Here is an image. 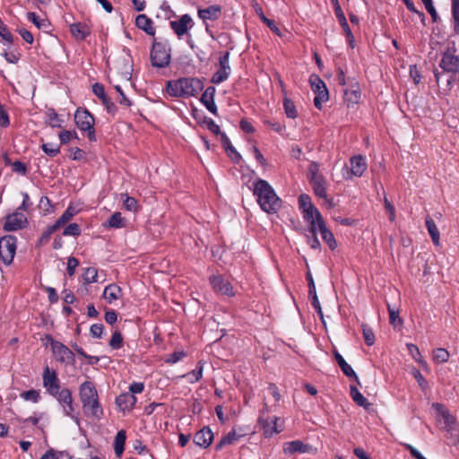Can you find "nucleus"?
I'll return each instance as SVG.
<instances>
[{
	"mask_svg": "<svg viewBox=\"0 0 459 459\" xmlns=\"http://www.w3.org/2000/svg\"><path fill=\"white\" fill-rule=\"evenodd\" d=\"M299 209L303 212L305 210H311L315 205L311 202V198L307 195H300L299 197Z\"/></svg>",
	"mask_w": 459,
	"mask_h": 459,
	"instance_id": "864d4df0",
	"label": "nucleus"
},
{
	"mask_svg": "<svg viewBox=\"0 0 459 459\" xmlns=\"http://www.w3.org/2000/svg\"><path fill=\"white\" fill-rule=\"evenodd\" d=\"M123 344V337L119 331H115L111 336V339L109 341V346L112 349H119L121 348Z\"/></svg>",
	"mask_w": 459,
	"mask_h": 459,
	"instance_id": "6e6d98bb",
	"label": "nucleus"
},
{
	"mask_svg": "<svg viewBox=\"0 0 459 459\" xmlns=\"http://www.w3.org/2000/svg\"><path fill=\"white\" fill-rule=\"evenodd\" d=\"M220 68L216 71L211 79V82L213 84H220L222 82L228 80L230 74V52H224L219 58Z\"/></svg>",
	"mask_w": 459,
	"mask_h": 459,
	"instance_id": "1a4fd4ad",
	"label": "nucleus"
},
{
	"mask_svg": "<svg viewBox=\"0 0 459 459\" xmlns=\"http://www.w3.org/2000/svg\"><path fill=\"white\" fill-rule=\"evenodd\" d=\"M46 339L50 343L52 352L59 362L65 364H74L75 362L74 354L67 346L54 340L50 334H47Z\"/></svg>",
	"mask_w": 459,
	"mask_h": 459,
	"instance_id": "423d86ee",
	"label": "nucleus"
},
{
	"mask_svg": "<svg viewBox=\"0 0 459 459\" xmlns=\"http://www.w3.org/2000/svg\"><path fill=\"white\" fill-rule=\"evenodd\" d=\"M73 138H78L75 131L64 130L59 133V139L63 144L68 143Z\"/></svg>",
	"mask_w": 459,
	"mask_h": 459,
	"instance_id": "bf43d9fd",
	"label": "nucleus"
},
{
	"mask_svg": "<svg viewBox=\"0 0 459 459\" xmlns=\"http://www.w3.org/2000/svg\"><path fill=\"white\" fill-rule=\"evenodd\" d=\"M334 358L339 367L341 368L342 373L348 377L354 378L358 382V384H359L358 376L354 372L353 368L345 361V359L338 351H334Z\"/></svg>",
	"mask_w": 459,
	"mask_h": 459,
	"instance_id": "393cba45",
	"label": "nucleus"
},
{
	"mask_svg": "<svg viewBox=\"0 0 459 459\" xmlns=\"http://www.w3.org/2000/svg\"><path fill=\"white\" fill-rule=\"evenodd\" d=\"M362 333L365 342L368 346H372L375 343V334L373 330L365 324H362Z\"/></svg>",
	"mask_w": 459,
	"mask_h": 459,
	"instance_id": "de8ad7c7",
	"label": "nucleus"
},
{
	"mask_svg": "<svg viewBox=\"0 0 459 459\" xmlns=\"http://www.w3.org/2000/svg\"><path fill=\"white\" fill-rule=\"evenodd\" d=\"M52 396L55 397L63 407L65 414L75 420L78 423V418L73 414L74 411V407L73 403L72 392L68 388H60L56 392V395Z\"/></svg>",
	"mask_w": 459,
	"mask_h": 459,
	"instance_id": "6e6552de",
	"label": "nucleus"
},
{
	"mask_svg": "<svg viewBox=\"0 0 459 459\" xmlns=\"http://www.w3.org/2000/svg\"><path fill=\"white\" fill-rule=\"evenodd\" d=\"M451 5L454 30L459 34V0H451Z\"/></svg>",
	"mask_w": 459,
	"mask_h": 459,
	"instance_id": "58836bf2",
	"label": "nucleus"
},
{
	"mask_svg": "<svg viewBox=\"0 0 459 459\" xmlns=\"http://www.w3.org/2000/svg\"><path fill=\"white\" fill-rule=\"evenodd\" d=\"M283 451L287 455H293L295 453H309L312 451V446L300 440H294L284 443Z\"/></svg>",
	"mask_w": 459,
	"mask_h": 459,
	"instance_id": "aec40b11",
	"label": "nucleus"
},
{
	"mask_svg": "<svg viewBox=\"0 0 459 459\" xmlns=\"http://www.w3.org/2000/svg\"><path fill=\"white\" fill-rule=\"evenodd\" d=\"M58 229L60 228L56 223L48 226L47 229L41 234L38 241V246L46 245L49 241L51 235L54 234Z\"/></svg>",
	"mask_w": 459,
	"mask_h": 459,
	"instance_id": "4c0bfd02",
	"label": "nucleus"
},
{
	"mask_svg": "<svg viewBox=\"0 0 459 459\" xmlns=\"http://www.w3.org/2000/svg\"><path fill=\"white\" fill-rule=\"evenodd\" d=\"M204 89L203 81L196 77H181L167 82L166 91L171 97L189 98Z\"/></svg>",
	"mask_w": 459,
	"mask_h": 459,
	"instance_id": "f257e3e1",
	"label": "nucleus"
},
{
	"mask_svg": "<svg viewBox=\"0 0 459 459\" xmlns=\"http://www.w3.org/2000/svg\"><path fill=\"white\" fill-rule=\"evenodd\" d=\"M93 93L101 100L102 104L105 106L108 113L115 114L117 110V106L111 100V99L107 95L103 84L100 82H96L92 85Z\"/></svg>",
	"mask_w": 459,
	"mask_h": 459,
	"instance_id": "ddd939ff",
	"label": "nucleus"
},
{
	"mask_svg": "<svg viewBox=\"0 0 459 459\" xmlns=\"http://www.w3.org/2000/svg\"><path fill=\"white\" fill-rule=\"evenodd\" d=\"M27 18L29 21L33 22L35 26L39 29H44L48 26L47 21L39 19V17L35 13H27Z\"/></svg>",
	"mask_w": 459,
	"mask_h": 459,
	"instance_id": "5fc2aeb1",
	"label": "nucleus"
},
{
	"mask_svg": "<svg viewBox=\"0 0 459 459\" xmlns=\"http://www.w3.org/2000/svg\"><path fill=\"white\" fill-rule=\"evenodd\" d=\"M407 349L411 357L423 368H428V363L425 359H423L419 348L412 343L407 344Z\"/></svg>",
	"mask_w": 459,
	"mask_h": 459,
	"instance_id": "c9c22d12",
	"label": "nucleus"
},
{
	"mask_svg": "<svg viewBox=\"0 0 459 459\" xmlns=\"http://www.w3.org/2000/svg\"><path fill=\"white\" fill-rule=\"evenodd\" d=\"M79 395L84 413L100 419L103 415V410L99 402L98 392L93 383L90 381L82 383L80 385Z\"/></svg>",
	"mask_w": 459,
	"mask_h": 459,
	"instance_id": "7ed1b4c3",
	"label": "nucleus"
},
{
	"mask_svg": "<svg viewBox=\"0 0 459 459\" xmlns=\"http://www.w3.org/2000/svg\"><path fill=\"white\" fill-rule=\"evenodd\" d=\"M136 403V397L129 393L121 394L116 399L117 408L123 412L130 411Z\"/></svg>",
	"mask_w": 459,
	"mask_h": 459,
	"instance_id": "412c9836",
	"label": "nucleus"
},
{
	"mask_svg": "<svg viewBox=\"0 0 459 459\" xmlns=\"http://www.w3.org/2000/svg\"><path fill=\"white\" fill-rule=\"evenodd\" d=\"M267 411H268V407L265 404L264 408L258 419V422L264 431V435L266 437H271L274 434H277L280 432V430L278 429V427H277V421L279 419L275 416L264 418V412Z\"/></svg>",
	"mask_w": 459,
	"mask_h": 459,
	"instance_id": "9b49d317",
	"label": "nucleus"
},
{
	"mask_svg": "<svg viewBox=\"0 0 459 459\" xmlns=\"http://www.w3.org/2000/svg\"><path fill=\"white\" fill-rule=\"evenodd\" d=\"M309 83L311 85V89L316 95L323 91H327L325 83L316 74L310 75Z\"/></svg>",
	"mask_w": 459,
	"mask_h": 459,
	"instance_id": "e433bc0d",
	"label": "nucleus"
},
{
	"mask_svg": "<svg viewBox=\"0 0 459 459\" xmlns=\"http://www.w3.org/2000/svg\"><path fill=\"white\" fill-rule=\"evenodd\" d=\"M318 230L321 233L323 240L328 245L330 249L333 250L337 247L336 240L331 230L326 228L325 222H321L318 226Z\"/></svg>",
	"mask_w": 459,
	"mask_h": 459,
	"instance_id": "a878e982",
	"label": "nucleus"
},
{
	"mask_svg": "<svg viewBox=\"0 0 459 459\" xmlns=\"http://www.w3.org/2000/svg\"><path fill=\"white\" fill-rule=\"evenodd\" d=\"M152 21L145 14H139L135 19V25L138 29L143 30L150 36L155 35V29L152 26Z\"/></svg>",
	"mask_w": 459,
	"mask_h": 459,
	"instance_id": "5701e85b",
	"label": "nucleus"
},
{
	"mask_svg": "<svg viewBox=\"0 0 459 459\" xmlns=\"http://www.w3.org/2000/svg\"><path fill=\"white\" fill-rule=\"evenodd\" d=\"M302 213H303V219L307 222L314 221L316 219L317 225L319 226L321 224V222L325 221L320 212L318 211V209L316 206L312 207L311 210L307 209V210L303 211Z\"/></svg>",
	"mask_w": 459,
	"mask_h": 459,
	"instance_id": "473e14b6",
	"label": "nucleus"
},
{
	"mask_svg": "<svg viewBox=\"0 0 459 459\" xmlns=\"http://www.w3.org/2000/svg\"><path fill=\"white\" fill-rule=\"evenodd\" d=\"M70 31L77 40H83L91 34V29L89 26L82 22L71 24Z\"/></svg>",
	"mask_w": 459,
	"mask_h": 459,
	"instance_id": "b1692460",
	"label": "nucleus"
},
{
	"mask_svg": "<svg viewBox=\"0 0 459 459\" xmlns=\"http://www.w3.org/2000/svg\"><path fill=\"white\" fill-rule=\"evenodd\" d=\"M213 433L208 427L203 428L195 433L194 437V443L203 448H207L212 442Z\"/></svg>",
	"mask_w": 459,
	"mask_h": 459,
	"instance_id": "6ab92c4d",
	"label": "nucleus"
},
{
	"mask_svg": "<svg viewBox=\"0 0 459 459\" xmlns=\"http://www.w3.org/2000/svg\"><path fill=\"white\" fill-rule=\"evenodd\" d=\"M254 195H256L257 202L262 210L268 213L277 212L281 206V199L265 180L258 179L255 183Z\"/></svg>",
	"mask_w": 459,
	"mask_h": 459,
	"instance_id": "f03ea898",
	"label": "nucleus"
},
{
	"mask_svg": "<svg viewBox=\"0 0 459 459\" xmlns=\"http://www.w3.org/2000/svg\"><path fill=\"white\" fill-rule=\"evenodd\" d=\"M387 310L389 314L390 324L394 327L397 325H402L403 319L399 316V310L391 307L389 304H387Z\"/></svg>",
	"mask_w": 459,
	"mask_h": 459,
	"instance_id": "37998d69",
	"label": "nucleus"
},
{
	"mask_svg": "<svg viewBox=\"0 0 459 459\" xmlns=\"http://www.w3.org/2000/svg\"><path fill=\"white\" fill-rule=\"evenodd\" d=\"M421 1L424 4L425 8L428 11V13L430 14L432 21L434 22H437L438 21L439 17H438V14L433 5L432 0H421Z\"/></svg>",
	"mask_w": 459,
	"mask_h": 459,
	"instance_id": "13d9d810",
	"label": "nucleus"
},
{
	"mask_svg": "<svg viewBox=\"0 0 459 459\" xmlns=\"http://www.w3.org/2000/svg\"><path fill=\"white\" fill-rule=\"evenodd\" d=\"M21 397L26 401H31L33 403H38L40 399V394L37 390H28L24 391L21 394Z\"/></svg>",
	"mask_w": 459,
	"mask_h": 459,
	"instance_id": "4d7b16f0",
	"label": "nucleus"
},
{
	"mask_svg": "<svg viewBox=\"0 0 459 459\" xmlns=\"http://www.w3.org/2000/svg\"><path fill=\"white\" fill-rule=\"evenodd\" d=\"M122 290L117 284L108 285L103 291V298L111 304L113 301L118 299L121 296Z\"/></svg>",
	"mask_w": 459,
	"mask_h": 459,
	"instance_id": "bb28decb",
	"label": "nucleus"
},
{
	"mask_svg": "<svg viewBox=\"0 0 459 459\" xmlns=\"http://www.w3.org/2000/svg\"><path fill=\"white\" fill-rule=\"evenodd\" d=\"M171 61V49L168 44L153 40L151 49V62L152 66L164 68L169 65Z\"/></svg>",
	"mask_w": 459,
	"mask_h": 459,
	"instance_id": "20e7f679",
	"label": "nucleus"
},
{
	"mask_svg": "<svg viewBox=\"0 0 459 459\" xmlns=\"http://www.w3.org/2000/svg\"><path fill=\"white\" fill-rule=\"evenodd\" d=\"M344 100L346 102L356 104L360 99V89L358 84L352 86L351 89L344 91Z\"/></svg>",
	"mask_w": 459,
	"mask_h": 459,
	"instance_id": "2f4dec72",
	"label": "nucleus"
},
{
	"mask_svg": "<svg viewBox=\"0 0 459 459\" xmlns=\"http://www.w3.org/2000/svg\"><path fill=\"white\" fill-rule=\"evenodd\" d=\"M77 212L78 210L75 207L69 205L64 213L55 221V223L60 228L71 221L73 217L77 214Z\"/></svg>",
	"mask_w": 459,
	"mask_h": 459,
	"instance_id": "72a5a7b5",
	"label": "nucleus"
},
{
	"mask_svg": "<svg viewBox=\"0 0 459 459\" xmlns=\"http://www.w3.org/2000/svg\"><path fill=\"white\" fill-rule=\"evenodd\" d=\"M203 123L206 125L207 129L212 134L220 135L221 133L220 126L212 118L204 117Z\"/></svg>",
	"mask_w": 459,
	"mask_h": 459,
	"instance_id": "052dcab7",
	"label": "nucleus"
},
{
	"mask_svg": "<svg viewBox=\"0 0 459 459\" xmlns=\"http://www.w3.org/2000/svg\"><path fill=\"white\" fill-rule=\"evenodd\" d=\"M27 224L26 216L17 210L15 212L5 217L4 230L5 231H14L25 228Z\"/></svg>",
	"mask_w": 459,
	"mask_h": 459,
	"instance_id": "f8f14e48",
	"label": "nucleus"
},
{
	"mask_svg": "<svg viewBox=\"0 0 459 459\" xmlns=\"http://www.w3.org/2000/svg\"><path fill=\"white\" fill-rule=\"evenodd\" d=\"M439 66L443 72L456 73L459 68V59L449 51H446L442 56Z\"/></svg>",
	"mask_w": 459,
	"mask_h": 459,
	"instance_id": "dca6fc26",
	"label": "nucleus"
},
{
	"mask_svg": "<svg viewBox=\"0 0 459 459\" xmlns=\"http://www.w3.org/2000/svg\"><path fill=\"white\" fill-rule=\"evenodd\" d=\"M413 376L416 378L419 385L421 387V389L426 390L429 388V383L426 380V378L421 375V373L415 369L413 372Z\"/></svg>",
	"mask_w": 459,
	"mask_h": 459,
	"instance_id": "338daca9",
	"label": "nucleus"
},
{
	"mask_svg": "<svg viewBox=\"0 0 459 459\" xmlns=\"http://www.w3.org/2000/svg\"><path fill=\"white\" fill-rule=\"evenodd\" d=\"M307 177L309 182L324 177L323 175L319 174V165L316 162L312 161L309 164Z\"/></svg>",
	"mask_w": 459,
	"mask_h": 459,
	"instance_id": "8fccbe9b",
	"label": "nucleus"
},
{
	"mask_svg": "<svg viewBox=\"0 0 459 459\" xmlns=\"http://www.w3.org/2000/svg\"><path fill=\"white\" fill-rule=\"evenodd\" d=\"M240 437L241 436L238 435L235 429H232L216 444L215 449L219 451L225 446L234 444Z\"/></svg>",
	"mask_w": 459,
	"mask_h": 459,
	"instance_id": "c756f323",
	"label": "nucleus"
},
{
	"mask_svg": "<svg viewBox=\"0 0 459 459\" xmlns=\"http://www.w3.org/2000/svg\"><path fill=\"white\" fill-rule=\"evenodd\" d=\"M259 17L261 19V21L265 23L272 31H273L274 33H276L277 35H281L280 33V30L279 28L277 27L275 22L273 20H270L268 19L263 13H259Z\"/></svg>",
	"mask_w": 459,
	"mask_h": 459,
	"instance_id": "e2e57ef3",
	"label": "nucleus"
},
{
	"mask_svg": "<svg viewBox=\"0 0 459 459\" xmlns=\"http://www.w3.org/2000/svg\"><path fill=\"white\" fill-rule=\"evenodd\" d=\"M47 116L48 123L51 127H62V120L58 117L57 113L54 109H48Z\"/></svg>",
	"mask_w": 459,
	"mask_h": 459,
	"instance_id": "a18cd8bd",
	"label": "nucleus"
},
{
	"mask_svg": "<svg viewBox=\"0 0 459 459\" xmlns=\"http://www.w3.org/2000/svg\"><path fill=\"white\" fill-rule=\"evenodd\" d=\"M221 6L220 4H213L204 9H198V17L206 23L208 20L217 21L221 16Z\"/></svg>",
	"mask_w": 459,
	"mask_h": 459,
	"instance_id": "f3484780",
	"label": "nucleus"
},
{
	"mask_svg": "<svg viewBox=\"0 0 459 459\" xmlns=\"http://www.w3.org/2000/svg\"><path fill=\"white\" fill-rule=\"evenodd\" d=\"M42 380L43 386L49 395H56V392L61 388L56 371L50 369L48 366L43 370Z\"/></svg>",
	"mask_w": 459,
	"mask_h": 459,
	"instance_id": "9d476101",
	"label": "nucleus"
},
{
	"mask_svg": "<svg viewBox=\"0 0 459 459\" xmlns=\"http://www.w3.org/2000/svg\"><path fill=\"white\" fill-rule=\"evenodd\" d=\"M210 282L212 286V289L221 294H224L227 296H233V288L229 281L223 279L221 276L213 275L210 277Z\"/></svg>",
	"mask_w": 459,
	"mask_h": 459,
	"instance_id": "2eb2a0df",
	"label": "nucleus"
},
{
	"mask_svg": "<svg viewBox=\"0 0 459 459\" xmlns=\"http://www.w3.org/2000/svg\"><path fill=\"white\" fill-rule=\"evenodd\" d=\"M449 359V352L443 348H437L433 352V359L437 363H445Z\"/></svg>",
	"mask_w": 459,
	"mask_h": 459,
	"instance_id": "49530a36",
	"label": "nucleus"
},
{
	"mask_svg": "<svg viewBox=\"0 0 459 459\" xmlns=\"http://www.w3.org/2000/svg\"><path fill=\"white\" fill-rule=\"evenodd\" d=\"M350 394L352 400L361 407L365 409H368L372 404L368 402V400L362 395V394L358 390V388L354 385L350 386Z\"/></svg>",
	"mask_w": 459,
	"mask_h": 459,
	"instance_id": "c85d7f7f",
	"label": "nucleus"
},
{
	"mask_svg": "<svg viewBox=\"0 0 459 459\" xmlns=\"http://www.w3.org/2000/svg\"><path fill=\"white\" fill-rule=\"evenodd\" d=\"M126 439V431L121 429L119 430L116 437L114 441V450L115 454L117 457H120L125 450V443Z\"/></svg>",
	"mask_w": 459,
	"mask_h": 459,
	"instance_id": "cd10ccee",
	"label": "nucleus"
},
{
	"mask_svg": "<svg viewBox=\"0 0 459 459\" xmlns=\"http://www.w3.org/2000/svg\"><path fill=\"white\" fill-rule=\"evenodd\" d=\"M74 122L77 127L87 133L91 142L96 141L94 130V117L84 108H78L74 114Z\"/></svg>",
	"mask_w": 459,
	"mask_h": 459,
	"instance_id": "39448f33",
	"label": "nucleus"
},
{
	"mask_svg": "<svg viewBox=\"0 0 459 459\" xmlns=\"http://www.w3.org/2000/svg\"><path fill=\"white\" fill-rule=\"evenodd\" d=\"M351 173L355 177H361L367 169V162L362 155H356L350 159Z\"/></svg>",
	"mask_w": 459,
	"mask_h": 459,
	"instance_id": "4be33fe9",
	"label": "nucleus"
},
{
	"mask_svg": "<svg viewBox=\"0 0 459 459\" xmlns=\"http://www.w3.org/2000/svg\"><path fill=\"white\" fill-rule=\"evenodd\" d=\"M105 226H108L110 228L120 229L125 226L124 219L121 216V213L117 212H114L108 222L104 224Z\"/></svg>",
	"mask_w": 459,
	"mask_h": 459,
	"instance_id": "a19ab883",
	"label": "nucleus"
},
{
	"mask_svg": "<svg viewBox=\"0 0 459 459\" xmlns=\"http://www.w3.org/2000/svg\"><path fill=\"white\" fill-rule=\"evenodd\" d=\"M169 24L177 36L181 38L193 27V21L190 15L184 14L178 20L171 21Z\"/></svg>",
	"mask_w": 459,
	"mask_h": 459,
	"instance_id": "4468645a",
	"label": "nucleus"
},
{
	"mask_svg": "<svg viewBox=\"0 0 459 459\" xmlns=\"http://www.w3.org/2000/svg\"><path fill=\"white\" fill-rule=\"evenodd\" d=\"M17 239L14 236L7 235L0 238V259L9 265L13 263L16 253Z\"/></svg>",
	"mask_w": 459,
	"mask_h": 459,
	"instance_id": "0eeeda50",
	"label": "nucleus"
},
{
	"mask_svg": "<svg viewBox=\"0 0 459 459\" xmlns=\"http://www.w3.org/2000/svg\"><path fill=\"white\" fill-rule=\"evenodd\" d=\"M80 234L81 227L77 223H70L63 230L64 236L78 237Z\"/></svg>",
	"mask_w": 459,
	"mask_h": 459,
	"instance_id": "3c124183",
	"label": "nucleus"
},
{
	"mask_svg": "<svg viewBox=\"0 0 459 459\" xmlns=\"http://www.w3.org/2000/svg\"><path fill=\"white\" fill-rule=\"evenodd\" d=\"M86 283H93L97 281L98 270L95 267H88L82 275Z\"/></svg>",
	"mask_w": 459,
	"mask_h": 459,
	"instance_id": "09e8293b",
	"label": "nucleus"
},
{
	"mask_svg": "<svg viewBox=\"0 0 459 459\" xmlns=\"http://www.w3.org/2000/svg\"><path fill=\"white\" fill-rule=\"evenodd\" d=\"M329 99L328 91H323L317 94L314 99V105L316 108H322V103L327 101Z\"/></svg>",
	"mask_w": 459,
	"mask_h": 459,
	"instance_id": "680f3d73",
	"label": "nucleus"
},
{
	"mask_svg": "<svg viewBox=\"0 0 459 459\" xmlns=\"http://www.w3.org/2000/svg\"><path fill=\"white\" fill-rule=\"evenodd\" d=\"M104 326L102 324H94L91 326L90 333L92 337L100 338L102 336Z\"/></svg>",
	"mask_w": 459,
	"mask_h": 459,
	"instance_id": "774afa93",
	"label": "nucleus"
},
{
	"mask_svg": "<svg viewBox=\"0 0 459 459\" xmlns=\"http://www.w3.org/2000/svg\"><path fill=\"white\" fill-rule=\"evenodd\" d=\"M215 92V87L209 86L205 89V91H204L200 98V101L213 115H217V106L214 102Z\"/></svg>",
	"mask_w": 459,
	"mask_h": 459,
	"instance_id": "a211bd4d",
	"label": "nucleus"
},
{
	"mask_svg": "<svg viewBox=\"0 0 459 459\" xmlns=\"http://www.w3.org/2000/svg\"><path fill=\"white\" fill-rule=\"evenodd\" d=\"M41 148L49 157H56L60 152V146L53 143H42Z\"/></svg>",
	"mask_w": 459,
	"mask_h": 459,
	"instance_id": "603ef678",
	"label": "nucleus"
},
{
	"mask_svg": "<svg viewBox=\"0 0 459 459\" xmlns=\"http://www.w3.org/2000/svg\"><path fill=\"white\" fill-rule=\"evenodd\" d=\"M121 198L124 203L125 208L129 212H136L139 209V206L137 204V201L135 198L129 196L126 194L121 195Z\"/></svg>",
	"mask_w": 459,
	"mask_h": 459,
	"instance_id": "79ce46f5",
	"label": "nucleus"
},
{
	"mask_svg": "<svg viewBox=\"0 0 459 459\" xmlns=\"http://www.w3.org/2000/svg\"><path fill=\"white\" fill-rule=\"evenodd\" d=\"M283 107H284L285 114L288 117H290V118L297 117L298 112H297L296 107L294 105V102L291 100L285 98L284 101H283Z\"/></svg>",
	"mask_w": 459,
	"mask_h": 459,
	"instance_id": "c03bdc74",
	"label": "nucleus"
},
{
	"mask_svg": "<svg viewBox=\"0 0 459 459\" xmlns=\"http://www.w3.org/2000/svg\"><path fill=\"white\" fill-rule=\"evenodd\" d=\"M79 265L77 258L71 256L67 260V273L69 276H73L75 273L76 267Z\"/></svg>",
	"mask_w": 459,
	"mask_h": 459,
	"instance_id": "0e129e2a",
	"label": "nucleus"
},
{
	"mask_svg": "<svg viewBox=\"0 0 459 459\" xmlns=\"http://www.w3.org/2000/svg\"><path fill=\"white\" fill-rule=\"evenodd\" d=\"M203 376V367L201 365V361L198 362L196 368L194 370L185 374L182 377L186 378L190 383H195L201 379Z\"/></svg>",
	"mask_w": 459,
	"mask_h": 459,
	"instance_id": "ea45409f",
	"label": "nucleus"
},
{
	"mask_svg": "<svg viewBox=\"0 0 459 459\" xmlns=\"http://www.w3.org/2000/svg\"><path fill=\"white\" fill-rule=\"evenodd\" d=\"M426 227L435 245H438L439 232L437 227L430 216L426 217Z\"/></svg>",
	"mask_w": 459,
	"mask_h": 459,
	"instance_id": "f704fd0d",
	"label": "nucleus"
},
{
	"mask_svg": "<svg viewBox=\"0 0 459 459\" xmlns=\"http://www.w3.org/2000/svg\"><path fill=\"white\" fill-rule=\"evenodd\" d=\"M310 184L312 185L314 193L316 196L320 198H326V187H325V178H317L315 180L310 181Z\"/></svg>",
	"mask_w": 459,
	"mask_h": 459,
	"instance_id": "7c9ffc66",
	"label": "nucleus"
},
{
	"mask_svg": "<svg viewBox=\"0 0 459 459\" xmlns=\"http://www.w3.org/2000/svg\"><path fill=\"white\" fill-rule=\"evenodd\" d=\"M384 204H385V211L389 215V220L391 221H394L395 220V209H394V205L389 202V200L387 199V197L385 195L384 197Z\"/></svg>",
	"mask_w": 459,
	"mask_h": 459,
	"instance_id": "69168bd1",
	"label": "nucleus"
}]
</instances>
